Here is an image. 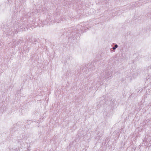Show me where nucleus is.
I'll return each instance as SVG.
<instances>
[{
	"label": "nucleus",
	"instance_id": "1",
	"mask_svg": "<svg viewBox=\"0 0 151 151\" xmlns=\"http://www.w3.org/2000/svg\"><path fill=\"white\" fill-rule=\"evenodd\" d=\"M118 47V46L117 45H115L114 47H113V49L114 50L116 48H117Z\"/></svg>",
	"mask_w": 151,
	"mask_h": 151
}]
</instances>
